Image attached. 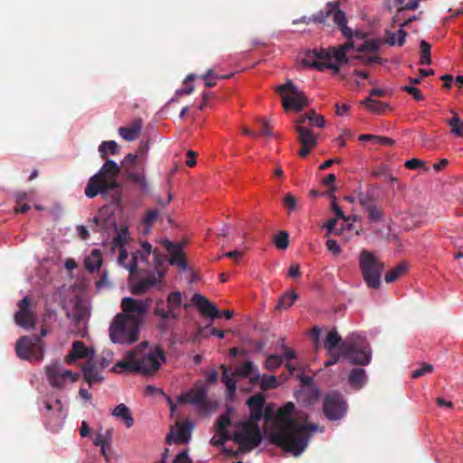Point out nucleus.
Segmentation results:
<instances>
[{"instance_id":"774afa93","label":"nucleus","mask_w":463,"mask_h":463,"mask_svg":"<svg viewBox=\"0 0 463 463\" xmlns=\"http://www.w3.org/2000/svg\"><path fill=\"white\" fill-rule=\"evenodd\" d=\"M339 353H336L335 350L332 352H327V355L329 356V359L325 362V366L329 367L331 365H334L337 364L340 360V357H343L342 350H339Z\"/></svg>"},{"instance_id":"a878e982","label":"nucleus","mask_w":463,"mask_h":463,"mask_svg":"<svg viewBox=\"0 0 463 463\" xmlns=\"http://www.w3.org/2000/svg\"><path fill=\"white\" fill-rule=\"evenodd\" d=\"M158 282L159 279H156L155 275H151L132 285L130 290L132 294L140 296L146 293L151 287L156 285Z\"/></svg>"},{"instance_id":"79ce46f5","label":"nucleus","mask_w":463,"mask_h":463,"mask_svg":"<svg viewBox=\"0 0 463 463\" xmlns=\"http://www.w3.org/2000/svg\"><path fill=\"white\" fill-rule=\"evenodd\" d=\"M258 383H260V387L264 392L270 389H275L278 386V379L274 375H260Z\"/></svg>"},{"instance_id":"c756f323","label":"nucleus","mask_w":463,"mask_h":463,"mask_svg":"<svg viewBox=\"0 0 463 463\" xmlns=\"http://www.w3.org/2000/svg\"><path fill=\"white\" fill-rule=\"evenodd\" d=\"M349 340L343 341L339 334L336 330H331L327 335L324 341V347L327 352H332L334 350L339 349L342 343H348Z\"/></svg>"},{"instance_id":"37998d69","label":"nucleus","mask_w":463,"mask_h":463,"mask_svg":"<svg viewBox=\"0 0 463 463\" xmlns=\"http://www.w3.org/2000/svg\"><path fill=\"white\" fill-rule=\"evenodd\" d=\"M420 64L421 65H429L431 63V57H430V44L427 43L424 40H421L420 43Z\"/></svg>"},{"instance_id":"c9c22d12","label":"nucleus","mask_w":463,"mask_h":463,"mask_svg":"<svg viewBox=\"0 0 463 463\" xmlns=\"http://www.w3.org/2000/svg\"><path fill=\"white\" fill-rule=\"evenodd\" d=\"M126 177L137 184L143 193H147L149 190L148 183L143 174L128 172L126 174Z\"/></svg>"},{"instance_id":"bb28decb","label":"nucleus","mask_w":463,"mask_h":463,"mask_svg":"<svg viewBox=\"0 0 463 463\" xmlns=\"http://www.w3.org/2000/svg\"><path fill=\"white\" fill-rule=\"evenodd\" d=\"M313 60L330 61L331 47L328 49H313L306 52L302 62H313Z\"/></svg>"},{"instance_id":"a211bd4d","label":"nucleus","mask_w":463,"mask_h":463,"mask_svg":"<svg viewBox=\"0 0 463 463\" xmlns=\"http://www.w3.org/2000/svg\"><path fill=\"white\" fill-rule=\"evenodd\" d=\"M83 380L91 387L93 384L101 383L104 380L102 371L93 359H88L82 366Z\"/></svg>"},{"instance_id":"7c9ffc66","label":"nucleus","mask_w":463,"mask_h":463,"mask_svg":"<svg viewBox=\"0 0 463 463\" xmlns=\"http://www.w3.org/2000/svg\"><path fill=\"white\" fill-rule=\"evenodd\" d=\"M112 415L121 419L127 428H130L134 425V418L129 409L124 403L117 405L112 411Z\"/></svg>"},{"instance_id":"72a5a7b5","label":"nucleus","mask_w":463,"mask_h":463,"mask_svg":"<svg viewBox=\"0 0 463 463\" xmlns=\"http://www.w3.org/2000/svg\"><path fill=\"white\" fill-rule=\"evenodd\" d=\"M119 146L114 140L103 141L99 146L101 158L106 159L108 156L119 154Z\"/></svg>"},{"instance_id":"4468645a","label":"nucleus","mask_w":463,"mask_h":463,"mask_svg":"<svg viewBox=\"0 0 463 463\" xmlns=\"http://www.w3.org/2000/svg\"><path fill=\"white\" fill-rule=\"evenodd\" d=\"M147 342H143L139 345H137L135 349L127 352L125 355V360H120L115 364V365L111 368V372L113 373H120V372H129V373H137V364L136 355H137L140 351H142L145 345H147Z\"/></svg>"},{"instance_id":"f3484780","label":"nucleus","mask_w":463,"mask_h":463,"mask_svg":"<svg viewBox=\"0 0 463 463\" xmlns=\"http://www.w3.org/2000/svg\"><path fill=\"white\" fill-rule=\"evenodd\" d=\"M293 418L300 426H303V430H301V431L298 435L299 436L300 439L305 443L306 449L307 447L311 435L317 430V425L314 423H308V416L305 411H297Z\"/></svg>"},{"instance_id":"a18cd8bd","label":"nucleus","mask_w":463,"mask_h":463,"mask_svg":"<svg viewBox=\"0 0 463 463\" xmlns=\"http://www.w3.org/2000/svg\"><path fill=\"white\" fill-rule=\"evenodd\" d=\"M273 242L279 250H286L289 245V235L286 231H281L273 237Z\"/></svg>"},{"instance_id":"0eeeda50","label":"nucleus","mask_w":463,"mask_h":463,"mask_svg":"<svg viewBox=\"0 0 463 463\" xmlns=\"http://www.w3.org/2000/svg\"><path fill=\"white\" fill-rule=\"evenodd\" d=\"M340 350L351 364L367 365L371 362L370 346L362 336L353 335L348 343H342Z\"/></svg>"},{"instance_id":"13d9d810","label":"nucleus","mask_w":463,"mask_h":463,"mask_svg":"<svg viewBox=\"0 0 463 463\" xmlns=\"http://www.w3.org/2000/svg\"><path fill=\"white\" fill-rule=\"evenodd\" d=\"M83 311L80 308V303H75L71 311L67 313V317L74 323H80L83 318Z\"/></svg>"},{"instance_id":"f03ea898","label":"nucleus","mask_w":463,"mask_h":463,"mask_svg":"<svg viewBox=\"0 0 463 463\" xmlns=\"http://www.w3.org/2000/svg\"><path fill=\"white\" fill-rule=\"evenodd\" d=\"M294 411L295 405L291 402L280 407L268 435L270 443L294 456H299L305 450V443L298 435L303 430V426L293 418Z\"/></svg>"},{"instance_id":"39448f33","label":"nucleus","mask_w":463,"mask_h":463,"mask_svg":"<svg viewBox=\"0 0 463 463\" xmlns=\"http://www.w3.org/2000/svg\"><path fill=\"white\" fill-rule=\"evenodd\" d=\"M236 429L231 439L239 444L240 452H250L260 444L262 435L259 422L250 420L240 421L236 423Z\"/></svg>"},{"instance_id":"ddd939ff","label":"nucleus","mask_w":463,"mask_h":463,"mask_svg":"<svg viewBox=\"0 0 463 463\" xmlns=\"http://www.w3.org/2000/svg\"><path fill=\"white\" fill-rule=\"evenodd\" d=\"M18 311L14 314L15 323L24 328H33L36 323V316L32 310L30 298L24 297L18 302Z\"/></svg>"},{"instance_id":"5fc2aeb1","label":"nucleus","mask_w":463,"mask_h":463,"mask_svg":"<svg viewBox=\"0 0 463 463\" xmlns=\"http://www.w3.org/2000/svg\"><path fill=\"white\" fill-rule=\"evenodd\" d=\"M158 211L156 209H151L146 212L145 216L142 219L143 224L146 226V232H149V226L156 222L158 217Z\"/></svg>"},{"instance_id":"69168bd1","label":"nucleus","mask_w":463,"mask_h":463,"mask_svg":"<svg viewBox=\"0 0 463 463\" xmlns=\"http://www.w3.org/2000/svg\"><path fill=\"white\" fill-rule=\"evenodd\" d=\"M330 196L332 198L331 208L335 212L336 217L338 219H342V220H344L345 222H348L350 220V217L345 215V213L342 211L341 207L335 202V196L334 194H331Z\"/></svg>"},{"instance_id":"8fccbe9b","label":"nucleus","mask_w":463,"mask_h":463,"mask_svg":"<svg viewBox=\"0 0 463 463\" xmlns=\"http://www.w3.org/2000/svg\"><path fill=\"white\" fill-rule=\"evenodd\" d=\"M200 78L204 80L205 87L213 88L216 85L219 75L216 74L213 69H209Z\"/></svg>"},{"instance_id":"6ab92c4d","label":"nucleus","mask_w":463,"mask_h":463,"mask_svg":"<svg viewBox=\"0 0 463 463\" xmlns=\"http://www.w3.org/2000/svg\"><path fill=\"white\" fill-rule=\"evenodd\" d=\"M247 405L250 409V419L252 421L259 422L263 416V409L265 405V397L261 393L250 396L247 400Z\"/></svg>"},{"instance_id":"c03bdc74","label":"nucleus","mask_w":463,"mask_h":463,"mask_svg":"<svg viewBox=\"0 0 463 463\" xmlns=\"http://www.w3.org/2000/svg\"><path fill=\"white\" fill-rule=\"evenodd\" d=\"M363 103L369 110L378 114L383 113L388 107L387 104H383L376 99H372L371 97L365 99Z\"/></svg>"},{"instance_id":"2f4dec72","label":"nucleus","mask_w":463,"mask_h":463,"mask_svg":"<svg viewBox=\"0 0 463 463\" xmlns=\"http://www.w3.org/2000/svg\"><path fill=\"white\" fill-rule=\"evenodd\" d=\"M102 264V257L99 250L94 249L84 260V265L87 270L93 272L100 268Z\"/></svg>"},{"instance_id":"0e129e2a","label":"nucleus","mask_w":463,"mask_h":463,"mask_svg":"<svg viewBox=\"0 0 463 463\" xmlns=\"http://www.w3.org/2000/svg\"><path fill=\"white\" fill-rule=\"evenodd\" d=\"M308 123L312 127L323 128L325 126V119L322 116L316 114L314 110H310Z\"/></svg>"},{"instance_id":"20e7f679","label":"nucleus","mask_w":463,"mask_h":463,"mask_svg":"<svg viewBox=\"0 0 463 463\" xmlns=\"http://www.w3.org/2000/svg\"><path fill=\"white\" fill-rule=\"evenodd\" d=\"M332 18L334 24L339 28L342 34L346 39H352L354 36V32L351 28H349L347 24V19L344 11L339 9L338 2H329L324 10H320L317 14H314L312 16H302L300 19L294 20L293 24L302 23L305 24H309L310 23L314 24H322L324 25L328 24L327 20Z\"/></svg>"},{"instance_id":"2eb2a0df","label":"nucleus","mask_w":463,"mask_h":463,"mask_svg":"<svg viewBox=\"0 0 463 463\" xmlns=\"http://www.w3.org/2000/svg\"><path fill=\"white\" fill-rule=\"evenodd\" d=\"M194 424L190 420H186L184 424L177 423L176 430L174 428L171 429L170 432L165 438L167 444L177 443L186 444L191 439L192 430Z\"/></svg>"},{"instance_id":"c85d7f7f","label":"nucleus","mask_w":463,"mask_h":463,"mask_svg":"<svg viewBox=\"0 0 463 463\" xmlns=\"http://www.w3.org/2000/svg\"><path fill=\"white\" fill-rule=\"evenodd\" d=\"M298 132V140L301 145L316 146H317V138L314 134L304 126H297L295 128Z\"/></svg>"},{"instance_id":"09e8293b","label":"nucleus","mask_w":463,"mask_h":463,"mask_svg":"<svg viewBox=\"0 0 463 463\" xmlns=\"http://www.w3.org/2000/svg\"><path fill=\"white\" fill-rule=\"evenodd\" d=\"M282 364V357L276 354H270L265 361L264 367L268 371H275Z\"/></svg>"},{"instance_id":"e433bc0d","label":"nucleus","mask_w":463,"mask_h":463,"mask_svg":"<svg viewBox=\"0 0 463 463\" xmlns=\"http://www.w3.org/2000/svg\"><path fill=\"white\" fill-rule=\"evenodd\" d=\"M407 270V264L404 262L400 263L395 268L392 269L385 274L384 280L386 283H392L396 281Z\"/></svg>"},{"instance_id":"864d4df0","label":"nucleus","mask_w":463,"mask_h":463,"mask_svg":"<svg viewBox=\"0 0 463 463\" xmlns=\"http://www.w3.org/2000/svg\"><path fill=\"white\" fill-rule=\"evenodd\" d=\"M154 260L156 263V267L157 269V273L159 278H162L165 276V270L161 269V267L164 265V263L166 261V256L164 254L159 253L157 250H155L153 251Z\"/></svg>"},{"instance_id":"dca6fc26","label":"nucleus","mask_w":463,"mask_h":463,"mask_svg":"<svg viewBox=\"0 0 463 463\" xmlns=\"http://www.w3.org/2000/svg\"><path fill=\"white\" fill-rule=\"evenodd\" d=\"M161 244L171 255L168 259L169 263L173 266H178L182 269H185L187 263L182 250L184 243H174L168 240H163Z\"/></svg>"},{"instance_id":"4c0bfd02","label":"nucleus","mask_w":463,"mask_h":463,"mask_svg":"<svg viewBox=\"0 0 463 463\" xmlns=\"http://www.w3.org/2000/svg\"><path fill=\"white\" fill-rule=\"evenodd\" d=\"M361 141H373L375 144L391 146L394 144V140L386 137L375 136L371 134H363L359 136Z\"/></svg>"},{"instance_id":"f704fd0d","label":"nucleus","mask_w":463,"mask_h":463,"mask_svg":"<svg viewBox=\"0 0 463 463\" xmlns=\"http://www.w3.org/2000/svg\"><path fill=\"white\" fill-rule=\"evenodd\" d=\"M222 382L225 384L229 395H233L236 391V382L232 378V374L228 367L222 365Z\"/></svg>"},{"instance_id":"4d7b16f0","label":"nucleus","mask_w":463,"mask_h":463,"mask_svg":"<svg viewBox=\"0 0 463 463\" xmlns=\"http://www.w3.org/2000/svg\"><path fill=\"white\" fill-rule=\"evenodd\" d=\"M331 59H335L341 63L348 62L346 52L340 47V45L338 47H331Z\"/></svg>"},{"instance_id":"603ef678","label":"nucleus","mask_w":463,"mask_h":463,"mask_svg":"<svg viewBox=\"0 0 463 463\" xmlns=\"http://www.w3.org/2000/svg\"><path fill=\"white\" fill-rule=\"evenodd\" d=\"M232 424L229 412L222 413L219 416L216 422V431H227V428Z\"/></svg>"},{"instance_id":"6e6d98bb","label":"nucleus","mask_w":463,"mask_h":463,"mask_svg":"<svg viewBox=\"0 0 463 463\" xmlns=\"http://www.w3.org/2000/svg\"><path fill=\"white\" fill-rule=\"evenodd\" d=\"M366 212L368 213V218L370 222H380L383 218V211L379 207H377L376 204L369 206Z\"/></svg>"},{"instance_id":"e2e57ef3","label":"nucleus","mask_w":463,"mask_h":463,"mask_svg":"<svg viewBox=\"0 0 463 463\" xmlns=\"http://www.w3.org/2000/svg\"><path fill=\"white\" fill-rule=\"evenodd\" d=\"M110 439V430H108L106 436L101 434H98L95 438L93 443L97 447H100L101 453H104V445H109V441Z\"/></svg>"},{"instance_id":"cd10ccee","label":"nucleus","mask_w":463,"mask_h":463,"mask_svg":"<svg viewBox=\"0 0 463 463\" xmlns=\"http://www.w3.org/2000/svg\"><path fill=\"white\" fill-rule=\"evenodd\" d=\"M366 373L363 368L353 369L348 376L349 384L355 389L363 388L366 383Z\"/></svg>"},{"instance_id":"7ed1b4c3","label":"nucleus","mask_w":463,"mask_h":463,"mask_svg":"<svg viewBox=\"0 0 463 463\" xmlns=\"http://www.w3.org/2000/svg\"><path fill=\"white\" fill-rule=\"evenodd\" d=\"M119 172L120 167L116 162L106 159L99 172L90 178L85 188L86 196L94 198L99 194L104 196L109 191L118 189L120 184L117 177Z\"/></svg>"},{"instance_id":"58836bf2","label":"nucleus","mask_w":463,"mask_h":463,"mask_svg":"<svg viewBox=\"0 0 463 463\" xmlns=\"http://www.w3.org/2000/svg\"><path fill=\"white\" fill-rule=\"evenodd\" d=\"M298 295L295 291H290L285 293L282 297H280L276 308H288L293 305V303L298 299Z\"/></svg>"},{"instance_id":"473e14b6","label":"nucleus","mask_w":463,"mask_h":463,"mask_svg":"<svg viewBox=\"0 0 463 463\" xmlns=\"http://www.w3.org/2000/svg\"><path fill=\"white\" fill-rule=\"evenodd\" d=\"M385 34L387 35L385 42L391 46L395 44L402 46L407 37V33L404 29H399L397 33H392L391 31L386 30Z\"/></svg>"},{"instance_id":"423d86ee","label":"nucleus","mask_w":463,"mask_h":463,"mask_svg":"<svg viewBox=\"0 0 463 463\" xmlns=\"http://www.w3.org/2000/svg\"><path fill=\"white\" fill-rule=\"evenodd\" d=\"M359 268L367 288L378 289L381 286V278L384 269L382 262L374 253L362 250L358 259Z\"/></svg>"},{"instance_id":"393cba45","label":"nucleus","mask_w":463,"mask_h":463,"mask_svg":"<svg viewBox=\"0 0 463 463\" xmlns=\"http://www.w3.org/2000/svg\"><path fill=\"white\" fill-rule=\"evenodd\" d=\"M141 257L142 259H145V257L140 253L139 250L132 254L131 261L129 264H126L125 261L128 259V252L126 249H119V255L118 261V263L125 267L130 273V275H133L136 273L137 269V258Z\"/></svg>"},{"instance_id":"f8f14e48","label":"nucleus","mask_w":463,"mask_h":463,"mask_svg":"<svg viewBox=\"0 0 463 463\" xmlns=\"http://www.w3.org/2000/svg\"><path fill=\"white\" fill-rule=\"evenodd\" d=\"M46 375L51 385L56 388H62L67 380L75 383L80 377L79 373H73L70 370L63 369L59 364L47 366Z\"/></svg>"},{"instance_id":"5701e85b","label":"nucleus","mask_w":463,"mask_h":463,"mask_svg":"<svg viewBox=\"0 0 463 463\" xmlns=\"http://www.w3.org/2000/svg\"><path fill=\"white\" fill-rule=\"evenodd\" d=\"M142 126V120L140 118H137L130 124V126L120 127L118 128V134L127 141H134L137 139L141 132Z\"/></svg>"},{"instance_id":"aec40b11","label":"nucleus","mask_w":463,"mask_h":463,"mask_svg":"<svg viewBox=\"0 0 463 463\" xmlns=\"http://www.w3.org/2000/svg\"><path fill=\"white\" fill-rule=\"evenodd\" d=\"M192 302L198 307L203 315L211 318L221 317V313L217 307L201 294L194 293L192 297Z\"/></svg>"},{"instance_id":"bf43d9fd","label":"nucleus","mask_w":463,"mask_h":463,"mask_svg":"<svg viewBox=\"0 0 463 463\" xmlns=\"http://www.w3.org/2000/svg\"><path fill=\"white\" fill-rule=\"evenodd\" d=\"M138 155L132 153H129L125 156L121 162V165L124 168H126L127 173L131 172L130 169L134 167Z\"/></svg>"},{"instance_id":"1a4fd4ad","label":"nucleus","mask_w":463,"mask_h":463,"mask_svg":"<svg viewBox=\"0 0 463 463\" xmlns=\"http://www.w3.org/2000/svg\"><path fill=\"white\" fill-rule=\"evenodd\" d=\"M145 345L140 353L136 355L137 373L144 375L154 374L161 366V364L165 361V354L161 346H156L153 351L147 354H143Z\"/></svg>"},{"instance_id":"de8ad7c7","label":"nucleus","mask_w":463,"mask_h":463,"mask_svg":"<svg viewBox=\"0 0 463 463\" xmlns=\"http://www.w3.org/2000/svg\"><path fill=\"white\" fill-rule=\"evenodd\" d=\"M448 125L450 127V131L457 137H463V120L458 116H454L448 121Z\"/></svg>"},{"instance_id":"9d476101","label":"nucleus","mask_w":463,"mask_h":463,"mask_svg":"<svg viewBox=\"0 0 463 463\" xmlns=\"http://www.w3.org/2000/svg\"><path fill=\"white\" fill-rule=\"evenodd\" d=\"M15 352L23 360H42L43 344L39 336H22L16 343Z\"/></svg>"},{"instance_id":"ea45409f","label":"nucleus","mask_w":463,"mask_h":463,"mask_svg":"<svg viewBox=\"0 0 463 463\" xmlns=\"http://www.w3.org/2000/svg\"><path fill=\"white\" fill-rule=\"evenodd\" d=\"M128 241V229L123 227L118 232L117 236L113 239L112 245L114 248L126 249V244Z\"/></svg>"},{"instance_id":"052dcab7","label":"nucleus","mask_w":463,"mask_h":463,"mask_svg":"<svg viewBox=\"0 0 463 463\" xmlns=\"http://www.w3.org/2000/svg\"><path fill=\"white\" fill-rule=\"evenodd\" d=\"M218 438H212L211 444L213 446L218 447L224 444L227 440L231 439V435H229L228 431H216Z\"/></svg>"},{"instance_id":"a19ab883","label":"nucleus","mask_w":463,"mask_h":463,"mask_svg":"<svg viewBox=\"0 0 463 463\" xmlns=\"http://www.w3.org/2000/svg\"><path fill=\"white\" fill-rule=\"evenodd\" d=\"M163 300H159L157 303H156V306L154 309V314L157 317H162L163 319H168V318H173V319H177L178 318V315L171 310L170 308L168 310H165L164 307H163Z\"/></svg>"},{"instance_id":"3c124183","label":"nucleus","mask_w":463,"mask_h":463,"mask_svg":"<svg viewBox=\"0 0 463 463\" xmlns=\"http://www.w3.org/2000/svg\"><path fill=\"white\" fill-rule=\"evenodd\" d=\"M168 307L175 311V308L182 305V294L180 291L171 292L167 297Z\"/></svg>"},{"instance_id":"b1692460","label":"nucleus","mask_w":463,"mask_h":463,"mask_svg":"<svg viewBox=\"0 0 463 463\" xmlns=\"http://www.w3.org/2000/svg\"><path fill=\"white\" fill-rule=\"evenodd\" d=\"M206 399V392L203 388L191 390L178 397V402L203 405Z\"/></svg>"},{"instance_id":"6e6552de","label":"nucleus","mask_w":463,"mask_h":463,"mask_svg":"<svg viewBox=\"0 0 463 463\" xmlns=\"http://www.w3.org/2000/svg\"><path fill=\"white\" fill-rule=\"evenodd\" d=\"M276 91L282 97V105L286 110L300 111L307 105L305 94L296 87L291 80L278 86Z\"/></svg>"},{"instance_id":"4be33fe9","label":"nucleus","mask_w":463,"mask_h":463,"mask_svg":"<svg viewBox=\"0 0 463 463\" xmlns=\"http://www.w3.org/2000/svg\"><path fill=\"white\" fill-rule=\"evenodd\" d=\"M233 375L249 378L250 383L252 384L257 383L260 378L257 366L251 361H246L241 365L236 367Z\"/></svg>"},{"instance_id":"338daca9","label":"nucleus","mask_w":463,"mask_h":463,"mask_svg":"<svg viewBox=\"0 0 463 463\" xmlns=\"http://www.w3.org/2000/svg\"><path fill=\"white\" fill-rule=\"evenodd\" d=\"M433 371V366L430 364H423L420 368L411 373L412 378H419Z\"/></svg>"},{"instance_id":"680f3d73","label":"nucleus","mask_w":463,"mask_h":463,"mask_svg":"<svg viewBox=\"0 0 463 463\" xmlns=\"http://www.w3.org/2000/svg\"><path fill=\"white\" fill-rule=\"evenodd\" d=\"M330 61L313 60V62H302L304 66L315 68L319 71L328 69Z\"/></svg>"},{"instance_id":"f257e3e1","label":"nucleus","mask_w":463,"mask_h":463,"mask_svg":"<svg viewBox=\"0 0 463 463\" xmlns=\"http://www.w3.org/2000/svg\"><path fill=\"white\" fill-rule=\"evenodd\" d=\"M150 300L126 297L121 300L122 313L117 314L109 326V338L114 344L132 345L139 338L140 328Z\"/></svg>"},{"instance_id":"412c9836","label":"nucleus","mask_w":463,"mask_h":463,"mask_svg":"<svg viewBox=\"0 0 463 463\" xmlns=\"http://www.w3.org/2000/svg\"><path fill=\"white\" fill-rule=\"evenodd\" d=\"M93 354L94 351L92 349L88 348L83 342L75 341L72 343L71 349L65 356V362L67 364H72L77 359L80 358L93 359Z\"/></svg>"},{"instance_id":"49530a36","label":"nucleus","mask_w":463,"mask_h":463,"mask_svg":"<svg viewBox=\"0 0 463 463\" xmlns=\"http://www.w3.org/2000/svg\"><path fill=\"white\" fill-rule=\"evenodd\" d=\"M381 45V41L376 39H370L365 41L363 44L357 47L358 52H373L378 51Z\"/></svg>"},{"instance_id":"9b49d317","label":"nucleus","mask_w":463,"mask_h":463,"mask_svg":"<svg viewBox=\"0 0 463 463\" xmlns=\"http://www.w3.org/2000/svg\"><path fill=\"white\" fill-rule=\"evenodd\" d=\"M323 412L329 420H337L346 412V402L342 394L332 392L326 394L323 402Z\"/></svg>"}]
</instances>
